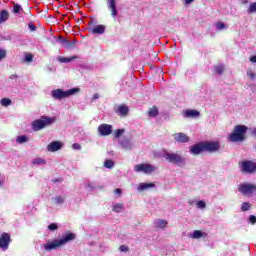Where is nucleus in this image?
<instances>
[{"label": "nucleus", "mask_w": 256, "mask_h": 256, "mask_svg": "<svg viewBox=\"0 0 256 256\" xmlns=\"http://www.w3.org/2000/svg\"><path fill=\"white\" fill-rule=\"evenodd\" d=\"M75 234L72 232H66L62 235L61 238L48 240L45 244L42 245L44 251H55L59 249V247H63L70 243V241H75Z\"/></svg>", "instance_id": "1"}, {"label": "nucleus", "mask_w": 256, "mask_h": 256, "mask_svg": "<svg viewBox=\"0 0 256 256\" xmlns=\"http://www.w3.org/2000/svg\"><path fill=\"white\" fill-rule=\"evenodd\" d=\"M154 157L158 159H165L168 163L176 165V167H185L187 165V158L177 153H171L166 150L155 152Z\"/></svg>", "instance_id": "2"}, {"label": "nucleus", "mask_w": 256, "mask_h": 256, "mask_svg": "<svg viewBox=\"0 0 256 256\" xmlns=\"http://www.w3.org/2000/svg\"><path fill=\"white\" fill-rule=\"evenodd\" d=\"M79 91H81V89L79 88H71L69 90H63L61 88H58L51 91V97L56 101H61L62 99L72 97V95H77Z\"/></svg>", "instance_id": "3"}, {"label": "nucleus", "mask_w": 256, "mask_h": 256, "mask_svg": "<svg viewBox=\"0 0 256 256\" xmlns=\"http://www.w3.org/2000/svg\"><path fill=\"white\" fill-rule=\"evenodd\" d=\"M247 126L237 125L235 126L233 132L229 135V140L232 143H241L245 141V133H247Z\"/></svg>", "instance_id": "4"}, {"label": "nucleus", "mask_w": 256, "mask_h": 256, "mask_svg": "<svg viewBox=\"0 0 256 256\" xmlns=\"http://www.w3.org/2000/svg\"><path fill=\"white\" fill-rule=\"evenodd\" d=\"M52 123H55L54 118L42 117L41 119H37L32 122V130L41 131V129H45V127L52 125Z\"/></svg>", "instance_id": "5"}, {"label": "nucleus", "mask_w": 256, "mask_h": 256, "mask_svg": "<svg viewBox=\"0 0 256 256\" xmlns=\"http://www.w3.org/2000/svg\"><path fill=\"white\" fill-rule=\"evenodd\" d=\"M134 171L136 173H144V175H151L157 171V166L150 163H142L134 166Z\"/></svg>", "instance_id": "6"}, {"label": "nucleus", "mask_w": 256, "mask_h": 256, "mask_svg": "<svg viewBox=\"0 0 256 256\" xmlns=\"http://www.w3.org/2000/svg\"><path fill=\"white\" fill-rule=\"evenodd\" d=\"M238 192L241 193V195H244V197H249L250 195H253V193L256 192V185L249 183L239 184Z\"/></svg>", "instance_id": "7"}, {"label": "nucleus", "mask_w": 256, "mask_h": 256, "mask_svg": "<svg viewBox=\"0 0 256 256\" xmlns=\"http://www.w3.org/2000/svg\"><path fill=\"white\" fill-rule=\"evenodd\" d=\"M240 168L243 173H255L256 164L253 161L245 160L240 162Z\"/></svg>", "instance_id": "8"}, {"label": "nucleus", "mask_w": 256, "mask_h": 256, "mask_svg": "<svg viewBox=\"0 0 256 256\" xmlns=\"http://www.w3.org/2000/svg\"><path fill=\"white\" fill-rule=\"evenodd\" d=\"M98 133L101 137H107L113 133V126L111 124H100L98 126Z\"/></svg>", "instance_id": "9"}, {"label": "nucleus", "mask_w": 256, "mask_h": 256, "mask_svg": "<svg viewBox=\"0 0 256 256\" xmlns=\"http://www.w3.org/2000/svg\"><path fill=\"white\" fill-rule=\"evenodd\" d=\"M204 151H209L210 153H215L221 149V144L219 142H203Z\"/></svg>", "instance_id": "10"}, {"label": "nucleus", "mask_w": 256, "mask_h": 256, "mask_svg": "<svg viewBox=\"0 0 256 256\" xmlns=\"http://www.w3.org/2000/svg\"><path fill=\"white\" fill-rule=\"evenodd\" d=\"M107 8L110 10V15L112 17H117L119 12L117 11V0H105Z\"/></svg>", "instance_id": "11"}, {"label": "nucleus", "mask_w": 256, "mask_h": 256, "mask_svg": "<svg viewBox=\"0 0 256 256\" xmlns=\"http://www.w3.org/2000/svg\"><path fill=\"white\" fill-rule=\"evenodd\" d=\"M119 143L122 149H124L125 151H131V149L135 147V144L133 143V140H131V138L124 137L122 140L119 141Z\"/></svg>", "instance_id": "12"}, {"label": "nucleus", "mask_w": 256, "mask_h": 256, "mask_svg": "<svg viewBox=\"0 0 256 256\" xmlns=\"http://www.w3.org/2000/svg\"><path fill=\"white\" fill-rule=\"evenodd\" d=\"M11 243V236L8 233H3L0 236V249H9Z\"/></svg>", "instance_id": "13"}, {"label": "nucleus", "mask_w": 256, "mask_h": 256, "mask_svg": "<svg viewBox=\"0 0 256 256\" xmlns=\"http://www.w3.org/2000/svg\"><path fill=\"white\" fill-rule=\"evenodd\" d=\"M105 29H106L105 25L99 24L94 26L93 28L89 27L88 31L92 33V35H103V33H105Z\"/></svg>", "instance_id": "14"}, {"label": "nucleus", "mask_w": 256, "mask_h": 256, "mask_svg": "<svg viewBox=\"0 0 256 256\" xmlns=\"http://www.w3.org/2000/svg\"><path fill=\"white\" fill-rule=\"evenodd\" d=\"M203 151H205V146L203 143L195 144L190 148L191 155H201Z\"/></svg>", "instance_id": "15"}, {"label": "nucleus", "mask_w": 256, "mask_h": 256, "mask_svg": "<svg viewBox=\"0 0 256 256\" xmlns=\"http://www.w3.org/2000/svg\"><path fill=\"white\" fill-rule=\"evenodd\" d=\"M61 43L63 45V47H65L66 49H75L77 47V40L73 39V40H67V39H62Z\"/></svg>", "instance_id": "16"}, {"label": "nucleus", "mask_w": 256, "mask_h": 256, "mask_svg": "<svg viewBox=\"0 0 256 256\" xmlns=\"http://www.w3.org/2000/svg\"><path fill=\"white\" fill-rule=\"evenodd\" d=\"M174 139L177 143H189V136L182 132L174 134Z\"/></svg>", "instance_id": "17"}, {"label": "nucleus", "mask_w": 256, "mask_h": 256, "mask_svg": "<svg viewBox=\"0 0 256 256\" xmlns=\"http://www.w3.org/2000/svg\"><path fill=\"white\" fill-rule=\"evenodd\" d=\"M62 144L59 141H54L50 144H48L47 146V151H49L50 153H55V151H59V149H61Z\"/></svg>", "instance_id": "18"}, {"label": "nucleus", "mask_w": 256, "mask_h": 256, "mask_svg": "<svg viewBox=\"0 0 256 256\" xmlns=\"http://www.w3.org/2000/svg\"><path fill=\"white\" fill-rule=\"evenodd\" d=\"M200 115L201 113H199L198 110H186L184 112V117H186V119H197Z\"/></svg>", "instance_id": "19"}, {"label": "nucleus", "mask_w": 256, "mask_h": 256, "mask_svg": "<svg viewBox=\"0 0 256 256\" xmlns=\"http://www.w3.org/2000/svg\"><path fill=\"white\" fill-rule=\"evenodd\" d=\"M116 113L121 117H126V115L129 114V107L125 105L118 106V108L116 109Z\"/></svg>", "instance_id": "20"}, {"label": "nucleus", "mask_w": 256, "mask_h": 256, "mask_svg": "<svg viewBox=\"0 0 256 256\" xmlns=\"http://www.w3.org/2000/svg\"><path fill=\"white\" fill-rule=\"evenodd\" d=\"M154 227H156V229H165V227H167V220L156 219L154 221Z\"/></svg>", "instance_id": "21"}, {"label": "nucleus", "mask_w": 256, "mask_h": 256, "mask_svg": "<svg viewBox=\"0 0 256 256\" xmlns=\"http://www.w3.org/2000/svg\"><path fill=\"white\" fill-rule=\"evenodd\" d=\"M9 11L7 10H1L0 11V25L2 23H5L6 21H9Z\"/></svg>", "instance_id": "22"}, {"label": "nucleus", "mask_w": 256, "mask_h": 256, "mask_svg": "<svg viewBox=\"0 0 256 256\" xmlns=\"http://www.w3.org/2000/svg\"><path fill=\"white\" fill-rule=\"evenodd\" d=\"M74 59H79V56H70V57L59 56L58 57L59 63H71V61H74Z\"/></svg>", "instance_id": "23"}, {"label": "nucleus", "mask_w": 256, "mask_h": 256, "mask_svg": "<svg viewBox=\"0 0 256 256\" xmlns=\"http://www.w3.org/2000/svg\"><path fill=\"white\" fill-rule=\"evenodd\" d=\"M155 187V184L153 183H140L138 185V191H145L147 189H153Z\"/></svg>", "instance_id": "24"}, {"label": "nucleus", "mask_w": 256, "mask_h": 256, "mask_svg": "<svg viewBox=\"0 0 256 256\" xmlns=\"http://www.w3.org/2000/svg\"><path fill=\"white\" fill-rule=\"evenodd\" d=\"M205 235L207 234H205L201 230H194V232L190 235V237L192 239H201V237H205Z\"/></svg>", "instance_id": "25"}, {"label": "nucleus", "mask_w": 256, "mask_h": 256, "mask_svg": "<svg viewBox=\"0 0 256 256\" xmlns=\"http://www.w3.org/2000/svg\"><path fill=\"white\" fill-rule=\"evenodd\" d=\"M123 203H114L112 205V211H114L115 213H121L123 211Z\"/></svg>", "instance_id": "26"}, {"label": "nucleus", "mask_w": 256, "mask_h": 256, "mask_svg": "<svg viewBox=\"0 0 256 256\" xmlns=\"http://www.w3.org/2000/svg\"><path fill=\"white\" fill-rule=\"evenodd\" d=\"M29 141V137L27 135H20L16 138V143L23 145V143H27Z\"/></svg>", "instance_id": "27"}, {"label": "nucleus", "mask_w": 256, "mask_h": 256, "mask_svg": "<svg viewBox=\"0 0 256 256\" xmlns=\"http://www.w3.org/2000/svg\"><path fill=\"white\" fill-rule=\"evenodd\" d=\"M85 188L88 189V191H94V189H98L99 185H97V182H88L85 185Z\"/></svg>", "instance_id": "28"}, {"label": "nucleus", "mask_w": 256, "mask_h": 256, "mask_svg": "<svg viewBox=\"0 0 256 256\" xmlns=\"http://www.w3.org/2000/svg\"><path fill=\"white\" fill-rule=\"evenodd\" d=\"M148 115L149 117H157V115H159V110L157 109V106L150 108V110L148 111Z\"/></svg>", "instance_id": "29"}, {"label": "nucleus", "mask_w": 256, "mask_h": 256, "mask_svg": "<svg viewBox=\"0 0 256 256\" xmlns=\"http://www.w3.org/2000/svg\"><path fill=\"white\" fill-rule=\"evenodd\" d=\"M13 8H12V12L14 13V14H19V13H21V11H23V8L21 7V5H19V4H17V3H15V2H13Z\"/></svg>", "instance_id": "30"}, {"label": "nucleus", "mask_w": 256, "mask_h": 256, "mask_svg": "<svg viewBox=\"0 0 256 256\" xmlns=\"http://www.w3.org/2000/svg\"><path fill=\"white\" fill-rule=\"evenodd\" d=\"M223 71H225V68L223 67V65L214 66L215 75H223Z\"/></svg>", "instance_id": "31"}, {"label": "nucleus", "mask_w": 256, "mask_h": 256, "mask_svg": "<svg viewBox=\"0 0 256 256\" xmlns=\"http://www.w3.org/2000/svg\"><path fill=\"white\" fill-rule=\"evenodd\" d=\"M33 165H46L47 164V161L43 158H35L33 161H32Z\"/></svg>", "instance_id": "32"}, {"label": "nucleus", "mask_w": 256, "mask_h": 256, "mask_svg": "<svg viewBox=\"0 0 256 256\" xmlns=\"http://www.w3.org/2000/svg\"><path fill=\"white\" fill-rule=\"evenodd\" d=\"M55 205H63L65 203V197L63 196H56L54 198Z\"/></svg>", "instance_id": "33"}, {"label": "nucleus", "mask_w": 256, "mask_h": 256, "mask_svg": "<svg viewBox=\"0 0 256 256\" xmlns=\"http://www.w3.org/2000/svg\"><path fill=\"white\" fill-rule=\"evenodd\" d=\"M104 167L106 169H113L115 167V162H113V160H106L104 162Z\"/></svg>", "instance_id": "34"}, {"label": "nucleus", "mask_w": 256, "mask_h": 256, "mask_svg": "<svg viewBox=\"0 0 256 256\" xmlns=\"http://www.w3.org/2000/svg\"><path fill=\"white\" fill-rule=\"evenodd\" d=\"M0 103H1V105L3 107H9V105H11V99H9V98H2Z\"/></svg>", "instance_id": "35"}, {"label": "nucleus", "mask_w": 256, "mask_h": 256, "mask_svg": "<svg viewBox=\"0 0 256 256\" xmlns=\"http://www.w3.org/2000/svg\"><path fill=\"white\" fill-rule=\"evenodd\" d=\"M250 209H251V203L249 202L242 203L241 211L245 212V211H249Z\"/></svg>", "instance_id": "36"}, {"label": "nucleus", "mask_w": 256, "mask_h": 256, "mask_svg": "<svg viewBox=\"0 0 256 256\" xmlns=\"http://www.w3.org/2000/svg\"><path fill=\"white\" fill-rule=\"evenodd\" d=\"M45 71H46L47 73H55V72L57 71V67H55L54 65H52V66H47V67L45 68Z\"/></svg>", "instance_id": "37"}, {"label": "nucleus", "mask_w": 256, "mask_h": 256, "mask_svg": "<svg viewBox=\"0 0 256 256\" xmlns=\"http://www.w3.org/2000/svg\"><path fill=\"white\" fill-rule=\"evenodd\" d=\"M123 133H125V129H118L114 132V137H116V139H119V137H121Z\"/></svg>", "instance_id": "38"}, {"label": "nucleus", "mask_w": 256, "mask_h": 256, "mask_svg": "<svg viewBox=\"0 0 256 256\" xmlns=\"http://www.w3.org/2000/svg\"><path fill=\"white\" fill-rule=\"evenodd\" d=\"M196 205H197V208H198V209H205V207H207V204H206L205 201H203V200H199V201L196 203Z\"/></svg>", "instance_id": "39"}, {"label": "nucleus", "mask_w": 256, "mask_h": 256, "mask_svg": "<svg viewBox=\"0 0 256 256\" xmlns=\"http://www.w3.org/2000/svg\"><path fill=\"white\" fill-rule=\"evenodd\" d=\"M247 11H248V13H255L256 12V2L250 4Z\"/></svg>", "instance_id": "40"}, {"label": "nucleus", "mask_w": 256, "mask_h": 256, "mask_svg": "<svg viewBox=\"0 0 256 256\" xmlns=\"http://www.w3.org/2000/svg\"><path fill=\"white\" fill-rule=\"evenodd\" d=\"M7 57V51L5 49H0V61H3Z\"/></svg>", "instance_id": "41"}, {"label": "nucleus", "mask_w": 256, "mask_h": 256, "mask_svg": "<svg viewBox=\"0 0 256 256\" xmlns=\"http://www.w3.org/2000/svg\"><path fill=\"white\" fill-rule=\"evenodd\" d=\"M247 75L250 79H256V72L253 70H248Z\"/></svg>", "instance_id": "42"}, {"label": "nucleus", "mask_w": 256, "mask_h": 256, "mask_svg": "<svg viewBox=\"0 0 256 256\" xmlns=\"http://www.w3.org/2000/svg\"><path fill=\"white\" fill-rule=\"evenodd\" d=\"M48 229H49V231H57V229H59V226L55 223H52V224L48 225Z\"/></svg>", "instance_id": "43"}, {"label": "nucleus", "mask_w": 256, "mask_h": 256, "mask_svg": "<svg viewBox=\"0 0 256 256\" xmlns=\"http://www.w3.org/2000/svg\"><path fill=\"white\" fill-rule=\"evenodd\" d=\"M248 223H251V225H255L256 216L255 215H250L249 218H248Z\"/></svg>", "instance_id": "44"}, {"label": "nucleus", "mask_w": 256, "mask_h": 256, "mask_svg": "<svg viewBox=\"0 0 256 256\" xmlns=\"http://www.w3.org/2000/svg\"><path fill=\"white\" fill-rule=\"evenodd\" d=\"M25 61L26 63H31L33 61V54H26Z\"/></svg>", "instance_id": "45"}, {"label": "nucleus", "mask_w": 256, "mask_h": 256, "mask_svg": "<svg viewBox=\"0 0 256 256\" xmlns=\"http://www.w3.org/2000/svg\"><path fill=\"white\" fill-rule=\"evenodd\" d=\"M119 251H121L122 253H127V251H129V247H127L126 245H121L119 247Z\"/></svg>", "instance_id": "46"}, {"label": "nucleus", "mask_w": 256, "mask_h": 256, "mask_svg": "<svg viewBox=\"0 0 256 256\" xmlns=\"http://www.w3.org/2000/svg\"><path fill=\"white\" fill-rule=\"evenodd\" d=\"M28 29H30L31 32L37 31V26L33 23L28 24Z\"/></svg>", "instance_id": "47"}, {"label": "nucleus", "mask_w": 256, "mask_h": 256, "mask_svg": "<svg viewBox=\"0 0 256 256\" xmlns=\"http://www.w3.org/2000/svg\"><path fill=\"white\" fill-rule=\"evenodd\" d=\"M216 27H217V29H219V31H221V30H223V29L225 28V23H223V22H218V23L216 24Z\"/></svg>", "instance_id": "48"}, {"label": "nucleus", "mask_w": 256, "mask_h": 256, "mask_svg": "<svg viewBox=\"0 0 256 256\" xmlns=\"http://www.w3.org/2000/svg\"><path fill=\"white\" fill-rule=\"evenodd\" d=\"M72 149H75L76 151H81V144L79 143H74L72 145Z\"/></svg>", "instance_id": "49"}, {"label": "nucleus", "mask_w": 256, "mask_h": 256, "mask_svg": "<svg viewBox=\"0 0 256 256\" xmlns=\"http://www.w3.org/2000/svg\"><path fill=\"white\" fill-rule=\"evenodd\" d=\"M249 61L250 63H256V55L250 56Z\"/></svg>", "instance_id": "50"}, {"label": "nucleus", "mask_w": 256, "mask_h": 256, "mask_svg": "<svg viewBox=\"0 0 256 256\" xmlns=\"http://www.w3.org/2000/svg\"><path fill=\"white\" fill-rule=\"evenodd\" d=\"M115 195H121V193H123V190H121V188H117L114 191Z\"/></svg>", "instance_id": "51"}, {"label": "nucleus", "mask_w": 256, "mask_h": 256, "mask_svg": "<svg viewBox=\"0 0 256 256\" xmlns=\"http://www.w3.org/2000/svg\"><path fill=\"white\" fill-rule=\"evenodd\" d=\"M96 99H99V94H94L92 97V101H95Z\"/></svg>", "instance_id": "52"}, {"label": "nucleus", "mask_w": 256, "mask_h": 256, "mask_svg": "<svg viewBox=\"0 0 256 256\" xmlns=\"http://www.w3.org/2000/svg\"><path fill=\"white\" fill-rule=\"evenodd\" d=\"M194 0H184L185 5H190V3H193Z\"/></svg>", "instance_id": "53"}, {"label": "nucleus", "mask_w": 256, "mask_h": 256, "mask_svg": "<svg viewBox=\"0 0 256 256\" xmlns=\"http://www.w3.org/2000/svg\"><path fill=\"white\" fill-rule=\"evenodd\" d=\"M156 67H157V66H150V69H151L152 71H155Z\"/></svg>", "instance_id": "54"}, {"label": "nucleus", "mask_w": 256, "mask_h": 256, "mask_svg": "<svg viewBox=\"0 0 256 256\" xmlns=\"http://www.w3.org/2000/svg\"><path fill=\"white\" fill-rule=\"evenodd\" d=\"M17 77V75H12L11 77H10V79H15Z\"/></svg>", "instance_id": "55"}, {"label": "nucleus", "mask_w": 256, "mask_h": 256, "mask_svg": "<svg viewBox=\"0 0 256 256\" xmlns=\"http://www.w3.org/2000/svg\"><path fill=\"white\" fill-rule=\"evenodd\" d=\"M88 25H89V27H91L93 25V22L92 21L89 22Z\"/></svg>", "instance_id": "56"}, {"label": "nucleus", "mask_w": 256, "mask_h": 256, "mask_svg": "<svg viewBox=\"0 0 256 256\" xmlns=\"http://www.w3.org/2000/svg\"><path fill=\"white\" fill-rule=\"evenodd\" d=\"M0 187H3V183L0 181Z\"/></svg>", "instance_id": "57"}]
</instances>
